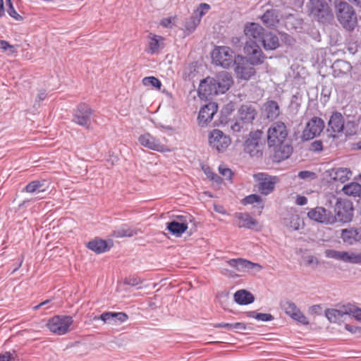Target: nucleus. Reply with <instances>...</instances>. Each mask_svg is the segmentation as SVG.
<instances>
[{
    "label": "nucleus",
    "mask_w": 361,
    "mask_h": 361,
    "mask_svg": "<svg viewBox=\"0 0 361 361\" xmlns=\"http://www.w3.org/2000/svg\"><path fill=\"white\" fill-rule=\"evenodd\" d=\"M244 32L249 39L244 47L247 61L252 66L262 64L265 56L257 42L261 41L265 33L264 28L258 23H250L245 26Z\"/></svg>",
    "instance_id": "nucleus-1"
},
{
    "label": "nucleus",
    "mask_w": 361,
    "mask_h": 361,
    "mask_svg": "<svg viewBox=\"0 0 361 361\" xmlns=\"http://www.w3.org/2000/svg\"><path fill=\"white\" fill-rule=\"evenodd\" d=\"M288 136V129L282 121L273 123L267 130V144L269 147H274L279 161L290 157L293 148L286 143Z\"/></svg>",
    "instance_id": "nucleus-2"
},
{
    "label": "nucleus",
    "mask_w": 361,
    "mask_h": 361,
    "mask_svg": "<svg viewBox=\"0 0 361 361\" xmlns=\"http://www.w3.org/2000/svg\"><path fill=\"white\" fill-rule=\"evenodd\" d=\"M233 81L231 74L222 71L215 78H207L201 81L199 88V95L208 99L219 94H224L229 90Z\"/></svg>",
    "instance_id": "nucleus-3"
},
{
    "label": "nucleus",
    "mask_w": 361,
    "mask_h": 361,
    "mask_svg": "<svg viewBox=\"0 0 361 361\" xmlns=\"http://www.w3.org/2000/svg\"><path fill=\"white\" fill-rule=\"evenodd\" d=\"M337 18L343 27L353 30L357 25V17L354 9L346 2H340L337 5Z\"/></svg>",
    "instance_id": "nucleus-4"
},
{
    "label": "nucleus",
    "mask_w": 361,
    "mask_h": 361,
    "mask_svg": "<svg viewBox=\"0 0 361 361\" xmlns=\"http://www.w3.org/2000/svg\"><path fill=\"white\" fill-rule=\"evenodd\" d=\"M212 58L213 62L223 68H229L233 63H236L235 59L234 52L233 50L225 46L216 47L212 53Z\"/></svg>",
    "instance_id": "nucleus-5"
},
{
    "label": "nucleus",
    "mask_w": 361,
    "mask_h": 361,
    "mask_svg": "<svg viewBox=\"0 0 361 361\" xmlns=\"http://www.w3.org/2000/svg\"><path fill=\"white\" fill-rule=\"evenodd\" d=\"M324 255L327 258L361 266V252L327 249L324 251Z\"/></svg>",
    "instance_id": "nucleus-6"
},
{
    "label": "nucleus",
    "mask_w": 361,
    "mask_h": 361,
    "mask_svg": "<svg viewBox=\"0 0 361 361\" xmlns=\"http://www.w3.org/2000/svg\"><path fill=\"white\" fill-rule=\"evenodd\" d=\"M353 202L345 199L338 200L335 207V216H333L336 221L341 222H349L353 216Z\"/></svg>",
    "instance_id": "nucleus-7"
},
{
    "label": "nucleus",
    "mask_w": 361,
    "mask_h": 361,
    "mask_svg": "<svg viewBox=\"0 0 361 361\" xmlns=\"http://www.w3.org/2000/svg\"><path fill=\"white\" fill-rule=\"evenodd\" d=\"M73 319L70 316H54L47 322L48 329L56 335H64L70 331Z\"/></svg>",
    "instance_id": "nucleus-8"
},
{
    "label": "nucleus",
    "mask_w": 361,
    "mask_h": 361,
    "mask_svg": "<svg viewBox=\"0 0 361 361\" xmlns=\"http://www.w3.org/2000/svg\"><path fill=\"white\" fill-rule=\"evenodd\" d=\"M257 184L255 188L261 194L267 195L274 190L276 184L279 182L276 176H271L264 173H258L253 176Z\"/></svg>",
    "instance_id": "nucleus-9"
},
{
    "label": "nucleus",
    "mask_w": 361,
    "mask_h": 361,
    "mask_svg": "<svg viewBox=\"0 0 361 361\" xmlns=\"http://www.w3.org/2000/svg\"><path fill=\"white\" fill-rule=\"evenodd\" d=\"M355 305L350 303L338 306L336 309H328L325 311V316L331 323L343 322L346 316L354 318Z\"/></svg>",
    "instance_id": "nucleus-10"
},
{
    "label": "nucleus",
    "mask_w": 361,
    "mask_h": 361,
    "mask_svg": "<svg viewBox=\"0 0 361 361\" xmlns=\"http://www.w3.org/2000/svg\"><path fill=\"white\" fill-rule=\"evenodd\" d=\"M309 7L310 13L319 21L324 23L332 18L328 4L321 0H312Z\"/></svg>",
    "instance_id": "nucleus-11"
},
{
    "label": "nucleus",
    "mask_w": 361,
    "mask_h": 361,
    "mask_svg": "<svg viewBox=\"0 0 361 361\" xmlns=\"http://www.w3.org/2000/svg\"><path fill=\"white\" fill-rule=\"evenodd\" d=\"M209 145L218 152H224L231 144V139L222 131L213 130L209 135Z\"/></svg>",
    "instance_id": "nucleus-12"
},
{
    "label": "nucleus",
    "mask_w": 361,
    "mask_h": 361,
    "mask_svg": "<svg viewBox=\"0 0 361 361\" xmlns=\"http://www.w3.org/2000/svg\"><path fill=\"white\" fill-rule=\"evenodd\" d=\"M140 144L149 149L164 152H169L168 147L163 144L158 138L149 133H145L138 137Z\"/></svg>",
    "instance_id": "nucleus-13"
},
{
    "label": "nucleus",
    "mask_w": 361,
    "mask_h": 361,
    "mask_svg": "<svg viewBox=\"0 0 361 361\" xmlns=\"http://www.w3.org/2000/svg\"><path fill=\"white\" fill-rule=\"evenodd\" d=\"M92 109L85 104H80L73 114V121L78 125L89 128L91 124Z\"/></svg>",
    "instance_id": "nucleus-14"
},
{
    "label": "nucleus",
    "mask_w": 361,
    "mask_h": 361,
    "mask_svg": "<svg viewBox=\"0 0 361 361\" xmlns=\"http://www.w3.org/2000/svg\"><path fill=\"white\" fill-rule=\"evenodd\" d=\"M324 128V121L318 117H313L306 125L302 137L305 140H311L319 135Z\"/></svg>",
    "instance_id": "nucleus-15"
},
{
    "label": "nucleus",
    "mask_w": 361,
    "mask_h": 361,
    "mask_svg": "<svg viewBox=\"0 0 361 361\" xmlns=\"http://www.w3.org/2000/svg\"><path fill=\"white\" fill-rule=\"evenodd\" d=\"M231 267L234 268L237 271L246 272L254 271L258 272L262 269V266L259 264L253 263L250 261L239 259H232L226 262Z\"/></svg>",
    "instance_id": "nucleus-16"
},
{
    "label": "nucleus",
    "mask_w": 361,
    "mask_h": 361,
    "mask_svg": "<svg viewBox=\"0 0 361 361\" xmlns=\"http://www.w3.org/2000/svg\"><path fill=\"white\" fill-rule=\"evenodd\" d=\"M218 106L215 102H210L202 106L199 112L198 123L202 127L207 126L217 112Z\"/></svg>",
    "instance_id": "nucleus-17"
},
{
    "label": "nucleus",
    "mask_w": 361,
    "mask_h": 361,
    "mask_svg": "<svg viewBox=\"0 0 361 361\" xmlns=\"http://www.w3.org/2000/svg\"><path fill=\"white\" fill-rule=\"evenodd\" d=\"M282 307L285 312L289 315L293 319L298 322L302 324L307 325L309 324L307 318L297 307L295 303L291 301H286L283 303Z\"/></svg>",
    "instance_id": "nucleus-18"
},
{
    "label": "nucleus",
    "mask_w": 361,
    "mask_h": 361,
    "mask_svg": "<svg viewBox=\"0 0 361 361\" xmlns=\"http://www.w3.org/2000/svg\"><path fill=\"white\" fill-rule=\"evenodd\" d=\"M307 216L310 219L319 223L332 224L335 222L334 218L329 214V212L320 207L310 210L307 213Z\"/></svg>",
    "instance_id": "nucleus-19"
},
{
    "label": "nucleus",
    "mask_w": 361,
    "mask_h": 361,
    "mask_svg": "<svg viewBox=\"0 0 361 361\" xmlns=\"http://www.w3.org/2000/svg\"><path fill=\"white\" fill-rule=\"evenodd\" d=\"M341 238L344 243L349 245H355L357 243H361V227L342 229Z\"/></svg>",
    "instance_id": "nucleus-20"
},
{
    "label": "nucleus",
    "mask_w": 361,
    "mask_h": 361,
    "mask_svg": "<svg viewBox=\"0 0 361 361\" xmlns=\"http://www.w3.org/2000/svg\"><path fill=\"white\" fill-rule=\"evenodd\" d=\"M164 38L161 36L150 33L147 37V47L146 52L149 54H157L164 48Z\"/></svg>",
    "instance_id": "nucleus-21"
},
{
    "label": "nucleus",
    "mask_w": 361,
    "mask_h": 361,
    "mask_svg": "<svg viewBox=\"0 0 361 361\" xmlns=\"http://www.w3.org/2000/svg\"><path fill=\"white\" fill-rule=\"evenodd\" d=\"M99 318L105 323L111 325H118L126 322L128 319V316L125 312H106L102 313Z\"/></svg>",
    "instance_id": "nucleus-22"
},
{
    "label": "nucleus",
    "mask_w": 361,
    "mask_h": 361,
    "mask_svg": "<svg viewBox=\"0 0 361 361\" xmlns=\"http://www.w3.org/2000/svg\"><path fill=\"white\" fill-rule=\"evenodd\" d=\"M344 118L341 114L334 113L328 123V131L331 133H339L344 129Z\"/></svg>",
    "instance_id": "nucleus-23"
},
{
    "label": "nucleus",
    "mask_w": 361,
    "mask_h": 361,
    "mask_svg": "<svg viewBox=\"0 0 361 361\" xmlns=\"http://www.w3.org/2000/svg\"><path fill=\"white\" fill-rule=\"evenodd\" d=\"M240 59L243 61V63L236 61L235 72L238 78L246 80H249L255 73V68L250 65L244 63V58L240 57Z\"/></svg>",
    "instance_id": "nucleus-24"
},
{
    "label": "nucleus",
    "mask_w": 361,
    "mask_h": 361,
    "mask_svg": "<svg viewBox=\"0 0 361 361\" xmlns=\"http://www.w3.org/2000/svg\"><path fill=\"white\" fill-rule=\"evenodd\" d=\"M257 112L252 105H243L238 111V119L243 123L250 124L255 119Z\"/></svg>",
    "instance_id": "nucleus-25"
},
{
    "label": "nucleus",
    "mask_w": 361,
    "mask_h": 361,
    "mask_svg": "<svg viewBox=\"0 0 361 361\" xmlns=\"http://www.w3.org/2000/svg\"><path fill=\"white\" fill-rule=\"evenodd\" d=\"M111 246L112 243L111 242L108 243L107 241L99 238H95L90 241L87 245V247L90 250L97 254L108 251Z\"/></svg>",
    "instance_id": "nucleus-26"
},
{
    "label": "nucleus",
    "mask_w": 361,
    "mask_h": 361,
    "mask_svg": "<svg viewBox=\"0 0 361 361\" xmlns=\"http://www.w3.org/2000/svg\"><path fill=\"white\" fill-rule=\"evenodd\" d=\"M236 224L240 228H252L257 224V221L253 219L247 213L238 212L234 214Z\"/></svg>",
    "instance_id": "nucleus-27"
},
{
    "label": "nucleus",
    "mask_w": 361,
    "mask_h": 361,
    "mask_svg": "<svg viewBox=\"0 0 361 361\" xmlns=\"http://www.w3.org/2000/svg\"><path fill=\"white\" fill-rule=\"evenodd\" d=\"M329 176L331 179L341 183H345L350 179L352 173L347 168H336L329 171Z\"/></svg>",
    "instance_id": "nucleus-28"
},
{
    "label": "nucleus",
    "mask_w": 361,
    "mask_h": 361,
    "mask_svg": "<svg viewBox=\"0 0 361 361\" xmlns=\"http://www.w3.org/2000/svg\"><path fill=\"white\" fill-rule=\"evenodd\" d=\"M260 42L265 50H274L279 47L278 37L272 32H265Z\"/></svg>",
    "instance_id": "nucleus-29"
},
{
    "label": "nucleus",
    "mask_w": 361,
    "mask_h": 361,
    "mask_svg": "<svg viewBox=\"0 0 361 361\" xmlns=\"http://www.w3.org/2000/svg\"><path fill=\"white\" fill-rule=\"evenodd\" d=\"M254 300L253 295L245 290H238L234 294V300L239 305H248L253 302Z\"/></svg>",
    "instance_id": "nucleus-30"
},
{
    "label": "nucleus",
    "mask_w": 361,
    "mask_h": 361,
    "mask_svg": "<svg viewBox=\"0 0 361 361\" xmlns=\"http://www.w3.org/2000/svg\"><path fill=\"white\" fill-rule=\"evenodd\" d=\"M166 228L172 235L178 237L180 236L187 230L188 225L185 222L172 221L167 223Z\"/></svg>",
    "instance_id": "nucleus-31"
},
{
    "label": "nucleus",
    "mask_w": 361,
    "mask_h": 361,
    "mask_svg": "<svg viewBox=\"0 0 361 361\" xmlns=\"http://www.w3.org/2000/svg\"><path fill=\"white\" fill-rule=\"evenodd\" d=\"M267 117L269 119L276 118L280 114L279 106L275 101H268L264 105Z\"/></svg>",
    "instance_id": "nucleus-32"
},
{
    "label": "nucleus",
    "mask_w": 361,
    "mask_h": 361,
    "mask_svg": "<svg viewBox=\"0 0 361 361\" xmlns=\"http://www.w3.org/2000/svg\"><path fill=\"white\" fill-rule=\"evenodd\" d=\"M262 20L268 27L274 26L279 21V16L276 10H268L262 16Z\"/></svg>",
    "instance_id": "nucleus-33"
},
{
    "label": "nucleus",
    "mask_w": 361,
    "mask_h": 361,
    "mask_svg": "<svg viewBox=\"0 0 361 361\" xmlns=\"http://www.w3.org/2000/svg\"><path fill=\"white\" fill-rule=\"evenodd\" d=\"M137 233V231L131 228L126 224H123L121 227L114 230L112 235L115 238L132 237Z\"/></svg>",
    "instance_id": "nucleus-34"
},
{
    "label": "nucleus",
    "mask_w": 361,
    "mask_h": 361,
    "mask_svg": "<svg viewBox=\"0 0 361 361\" xmlns=\"http://www.w3.org/2000/svg\"><path fill=\"white\" fill-rule=\"evenodd\" d=\"M342 190L348 196L359 197L361 195V185L358 183L351 182L344 185Z\"/></svg>",
    "instance_id": "nucleus-35"
},
{
    "label": "nucleus",
    "mask_w": 361,
    "mask_h": 361,
    "mask_svg": "<svg viewBox=\"0 0 361 361\" xmlns=\"http://www.w3.org/2000/svg\"><path fill=\"white\" fill-rule=\"evenodd\" d=\"M45 181L44 180H33L28 183L25 191L28 193H39L45 190Z\"/></svg>",
    "instance_id": "nucleus-36"
},
{
    "label": "nucleus",
    "mask_w": 361,
    "mask_h": 361,
    "mask_svg": "<svg viewBox=\"0 0 361 361\" xmlns=\"http://www.w3.org/2000/svg\"><path fill=\"white\" fill-rule=\"evenodd\" d=\"M334 72L338 71V74H345L351 70V65L348 62L343 60H338L332 66Z\"/></svg>",
    "instance_id": "nucleus-37"
},
{
    "label": "nucleus",
    "mask_w": 361,
    "mask_h": 361,
    "mask_svg": "<svg viewBox=\"0 0 361 361\" xmlns=\"http://www.w3.org/2000/svg\"><path fill=\"white\" fill-rule=\"evenodd\" d=\"M243 204H252L257 203L259 204V207L261 209L264 207L261 197L257 194H252L245 197L243 200Z\"/></svg>",
    "instance_id": "nucleus-38"
},
{
    "label": "nucleus",
    "mask_w": 361,
    "mask_h": 361,
    "mask_svg": "<svg viewBox=\"0 0 361 361\" xmlns=\"http://www.w3.org/2000/svg\"><path fill=\"white\" fill-rule=\"evenodd\" d=\"M200 21V18L195 16H191L185 20V27L189 32H192L196 29Z\"/></svg>",
    "instance_id": "nucleus-39"
},
{
    "label": "nucleus",
    "mask_w": 361,
    "mask_h": 361,
    "mask_svg": "<svg viewBox=\"0 0 361 361\" xmlns=\"http://www.w3.org/2000/svg\"><path fill=\"white\" fill-rule=\"evenodd\" d=\"M142 84L147 87H148V86L154 87L157 88V90H159L161 87V81L158 78H157L154 76L144 78L142 79Z\"/></svg>",
    "instance_id": "nucleus-40"
},
{
    "label": "nucleus",
    "mask_w": 361,
    "mask_h": 361,
    "mask_svg": "<svg viewBox=\"0 0 361 361\" xmlns=\"http://www.w3.org/2000/svg\"><path fill=\"white\" fill-rule=\"evenodd\" d=\"M357 128V123L353 121H345L344 129L345 135H353L356 133Z\"/></svg>",
    "instance_id": "nucleus-41"
},
{
    "label": "nucleus",
    "mask_w": 361,
    "mask_h": 361,
    "mask_svg": "<svg viewBox=\"0 0 361 361\" xmlns=\"http://www.w3.org/2000/svg\"><path fill=\"white\" fill-rule=\"evenodd\" d=\"M0 50L6 52L8 56L13 55L16 52V47L6 40H0Z\"/></svg>",
    "instance_id": "nucleus-42"
},
{
    "label": "nucleus",
    "mask_w": 361,
    "mask_h": 361,
    "mask_svg": "<svg viewBox=\"0 0 361 361\" xmlns=\"http://www.w3.org/2000/svg\"><path fill=\"white\" fill-rule=\"evenodd\" d=\"M210 5L206 3H202L195 11V16L200 18V20H201V18L210 10Z\"/></svg>",
    "instance_id": "nucleus-43"
},
{
    "label": "nucleus",
    "mask_w": 361,
    "mask_h": 361,
    "mask_svg": "<svg viewBox=\"0 0 361 361\" xmlns=\"http://www.w3.org/2000/svg\"><path fill=\"white\" fill-rule=\"evenodd\" d=\"M249 316L254 317L257 320L262 322H268L273 319V316L267 313H256L255 312H250L249 313Z\"/></svg>",
    "instance_id": "nucleus-44"
},
{
    "label": "nucleus",
    "mask_w": 361,
    "mask_h": 361,
    "mask_svg": "<svg viewBox=\"0 0 361 361\" xmlns=\"http://www.w3.org/2000/svg\"><path fill=\"white\" fill-rule=\"evenodd\" d=\"M299 178L302 179L305 181H311L317 178L315 173L310 171H302L298 174Z\"/></svg>",
    "instance_id": "nucleus-45"
},
{
    "label": "nucleus",
    "mask_w": 361,
    "mask_h": 361,
    "mask_svg": "<svg viewBox=\"0 0 361 361\" xmlns=\"http://www.w3.org/2000/svg\"><path fill=\"white\" fill-rule=\"evenodd\" d=\"M176 20V16L164 18L161 20L160 25L164 27L171 28L175 25Z\"/></svg>",
    "instance_id": "nucleus-46"
},
{
    "label": "nucleus",
    "mask_w": 361,
    "mask_h": 361,
    "mask_svg": "<svg viewBox=\"0 0 361 361\" xmlns=\"http://www.w3.org/2000/svg\"><path fill=\"white\" fill-rule=\"evenodd\" d=\"M219 171L220 174L223 176L226 180H231L233 173L230 169L226 168L224 165H220L219 166Z\"/></svg>",
    "instance_id": "nucleus-47"
},
{
    "label": "nucleus",
    "mask_w": 361,
    "mask_h": 361,
    "mask_svg": "<svg viewBox=\"0 0 361 361\" xmlns=\"http://www.w3.org/2000/svg\"><path fill=\"white\" fill-rule=\"evenodd\" d=\"M310 150L313 152H320L323 149L322 142L320 140L312 142L310 147Z\"/></svg>",
    "instance_id": "nucleus-48"
},
{
    "label": "nucleus",
    "mask_w": 361,
    "mask_h": 361,
    "mask_svg": "<svg viewBox=\"0 0 361 361\" xmlns=\"http://www.w3.org/2000/svg\"><path fill=\"white\" fill-rule=\"evenodd\" d=\"M7 12L12 18L16 20H21L23 19L22 16L19 15L15 10L13 5H11V8H8Z\"/></svg>",
    "instance_id": "nucleus-49"
},
{
    "label": "nucleus",
    "mask_w": 361,
    "mask_h": 361,
    "mask_svg": "<svg viewBox=\"0 0 361 361\" xmlns=\"http://www.w3.org/2000/svg\"><path fill=\"white\" fill-rule=\"evenodd\" d=\"M47 97V93L45 90H39L37 94V97L35 98V103L34 104L35 106H39V102L41 101H43Z\"/></svg>",
    "instance_id": "nucleus-50"
},
{
    "label": "nucleus",
    "mask_w": 361,
    "mask_h": 361,
    "mask_svg": "<svg viewBox=\"0 0 361 361\" xmlns=\"http://www.w3.org/2000/svg\"><path fill=\"white\" fill-rule=\"evenodd\" d=\"M245 123H243L240 120H238L235 123L231 126V130L233 132H240L243 128Z\"/></svg>",
    "instance_id": "nucleus-51"
},
{
    "label": "nucleus",
    "mask_w": 361,
    "mask_h": 361,
    "mask_svg": "<svg viewBox=\"0 0 361 361\" xmlns=\"http://www.w3.org/2000/svg\"><path fill=\"white\" fill-rule=\"evenodd\" d=\"M204 172L207 174V177L209 178L211 180L216 181V183H220L221 178L216 174H214L213 172L210 171L209 168L205 169Z\"/></svg>",
    "instance_id": "nucleus-52"
},
{
    "label": "nucleus",
    "mask_w": 361,
    "mask_h": 361,
    "mask_svg": "<svg viewBox=\"0 0 361 361\" xmlns=\"http://www.w3.org/2000/svg\"><path fill=\"white\" fill-rule=\"evenodd\" d=\"M292 221L290 226L294 230H298L300 228V219L298 215L292 216Z\"/></svg>",
    "instance_id": "nucleus-53"
},
{
    "label": "nucleus",
    "mask_w": 361,
    "mask_h": 361,
    "mask_svg": "<svg viewBox=\"0 0 361 361\" xmlns=\"http://www.w3.org/2000/svg\"><path fill=\"white\" fill-rule=\"evenodd\" d=\"M246 329V325L242 322L231 324V330L243 331Z\"/></svg>",
    "instance_id": "nucleus-54"
},
{
    "label": "nucleus",
    "mask_w": 361,
    "mask_h": 361,
    "mask_svg": "<svg viewBox=\"0 0 361 361\" xmlns=\"http://www.w3.org/2000/svg\"><path fill=\"white\" fill-rule=\"evenodd\" d=\"M305 263L307 265L317 264L318 260L312 255H309L305 258Z\"/></svg>",
    "instance_id": "nucleus-55"
},
{
    "label": "nucleus",
    "mask_w": 361,
    "mask_h": 361,
    "mask_svg": "<svg viewBox=\"0 0 361 361\" xmlns=\"http://www.w3.org/2000/svg\"><path fill=\"white\" fill-rule=\"evenodd\" d=\"M295 202L298 205L303 206L307 203V199L305 196L298 195L296 197Z\"/></svg>",
    "instance_id": "nucleus-56"
},
{
    "label": "nucleus",
    "mask_w": 361,
    "mask_h": 361,
    "mask_svg": "<svg viewBox=\"0 0 361 361\" xmlns=\"http://www.w3.org/2000/svg\"><path fill=\"white\" fill-rule=\"evenodd\" d=\"M345 329L352 334H356V333H358L360 331V328H358L357 326L350 325V324H345Z\"/></svg>",
    "instance_id": "nucleus-57"
},
{
    "label": "nucleus",
    "mask_w": 361,
    "mask_h": 361,
    "mask_svg": "<svg viewBox=\"0 0 361 361\" xmlns=\"http://www.w3.org/2000/svg\"><path fill=\"white\" fill-rule=\"evenodd\" d=\"M215 328H225L229 331H231V324L229 323H218L214 325Z\"/></svg>",
    "instance_id": "nucleus-58"
},
{
    "label": "nucleus",
    "mask_w": 361,
    "mask_h": 361,
    "mask_svg": "<svg viewBox=\"0 0 361 361\" xmlns=\"http://www.w3.org/2000/svg\"><path fill=\"white\" fill-rule=\"evenodd\" d=\"M12 355L10 353L6 352L5 353L0 355V361H11Z\"/></svg>",
    "instance_id": "nucleus-59"
},
{
    "label": "nucleus",
    "mask_w": 361,
    "mask_h": 361,
    "mask_svg": "<svg viewBox=\"0 0 361 361\" xmlns=\"http://www.w3.org/2000/svg\"><path fill=\"white\" fill-rule=\"evenodd\" d=\"M354 318L361 322V308L355 306Z\"/></svg>",
    "instance_id": "nucleus-60"
},
{
    "label": "nucleus",
    "mask_w": 361,
    "mask_h": 361,
    "mask_svg": "<svg viewBox=\"0 0 361 361\" xmlns=\"http://www.w3.org/2000/svg\"><path fill=\"white\" fill-rule=\"evenodd\" d=\"M4 15V0H0V17Z\"/></svg>",
    "instance_id": "nucleus-61"
},
{
    "label": "nucleus",
    "mask_w": 361,
    "mask_h": 361,
    "mask_svg": "<svg viewBox=\"0 0 361 361\" xmlns=\"http://www.w3.org/2000/svg\"><path fill=\"white\" fill-rule=\"evenodd\" d=\"M221 273L222 274H224V276H231V271L228 269H226V268H221Z\"/></svg>",
    "instance_id": "nucleus-62"
},
{
    "label": "nucleus",
    "mask_w": 361,
    "mask_h": 361,
    "mask_svg": "<svg viewBox=\"0 0 361 361\" xmlns=\"http://www.w3.org/2000/svg\"><path fill=\"white\" fill-rule=\"evenodd\" d=\"M49 302V300H45V301H44V302H42L39 303V305H37L35 306V307H33V309H34V310H38L40 307L44 306V305H45L48 304Z\"/></svg>",
    "instance_id": "nucleus-63"
},
{
    "label": "nucleus",
    "mask_w": 361,
    "mask_h": 361,
    "mask_svg": "<svg viewBox=\"0 0 361 361\" xmlns=\"http://www.w3.org/2000/svg\"><path fill=\"white\" fill-rule=\"evenodd\" d=\"M214 209H215L216 212H217L219 213H221V214H224L225 213V210L224 209V208L222 207L214 206Z\"/></svg>",
    "instance_id": "nucleus-64"
}]
</instances>
